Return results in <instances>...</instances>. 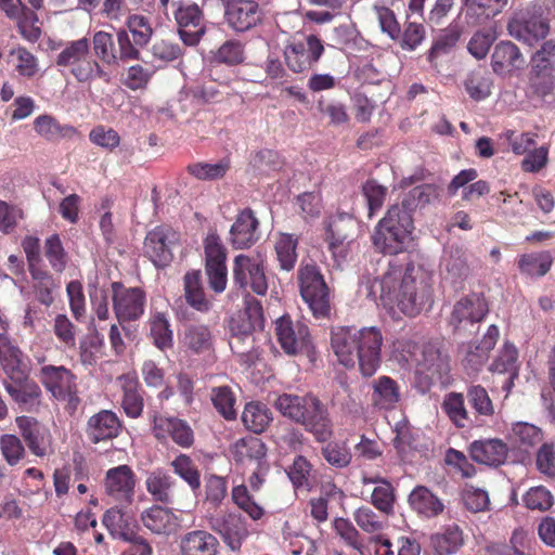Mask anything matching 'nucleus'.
Returning <instances> with one entry per match:
<instances>
[{"label": "nucleus", "mask_w": 555, "mask_h": 555, "mask_svg": "<svg viewBox=\"0 0 555 555\" xmlns=\"http://www.w3.org/2000/svg\"><path fill=\"white\" fill-rule=\"evenodd\" d=\"M367 297L379 300L384 307L398 309L408 317H416L433 305V287L428 278L413 263L390 261L380 278L367 279Z\"/></svg>", "instance_id": "1"}, {"label": "nucleus", "mask_w": 555, "mask_h": 555, "mask_svg": "<svg viewBox=\"0 0 555 555\" xmlns=\"http://www.w3.org/2000/svg\"><path fill=\"white\" fill-rule=\"evenodd\" d=\"M384 336L377 326H339L332 330L331 347L339 364L359 367L363 377L373 376L382 363Z\"/></svg>", "instance_id": "2"}, {"label": "nucleus", "mask_w": 555, "mask_h": 555, "mask_svg": "<svg viewBox=\"0 0 555 555\" xmlns=\"http://www.w3.org/2000/svg\"><path fill=\"white\" fill-rule=\"evenodd\" d=\"M274 405L283 416L301 425L315 442H325L333 438L334 423L330 411L315 395L283 393L278 397Z\"/></svg>", "instance_id": "3"}, {"label": "nucleus", "mask_w": 555, "mask_h": 555, "mask_svg": "<svg viewBox=\"0 0 555 555\" xmlns=\"http://www.w3.org/2000/svg\"><path fill=\"white\" fill-rule=\"evenodd\" d=\"M413 230V217L403 208L391 205L374 229L373 246L384 255L403 253L409 247Z\"/></svg>", "instance_id": "4"}, {"label": "nucleus", "mask_w": 555, "mask_h": 555, "mask_svg": "<svg viewBox=\"0 0 555 555\" xmlns=\"http://www.w3.org/2000/svg\"><path fill=\"white\" fill-rule=\"evenodd\" d=\"M55 64L67 72L80 83L94 80L111 81V75L90 52V42L80 38L68 42L57 54Z\"/></svg>", "instance_id": "5"}, {"label": "nucleus", "mask_w": 555, "mask_h": 555, "mask_svg": "<svg viewBox=\"0 0 555 555\" xmlns=\"http://www.w3.org/2000/svg\"><path fill=\"white\" fill-rule=\"evenodd\" d=\"M55 64L67 72L80 83L94 80L111 81V75L90 52V42L80 38L68 42L57 54Z\"/></svg>", "instance_id": "6"}, {"label": "nucleus", "mask_w": 555, "mask_h": 555, "mask_svg": "<svg viewBox=\"0 0 555 555\" xmlns=\"http://www.w3.org/2000/svg\"><path fill=\"white\" fill-rule=\"evenodd\" d=\"M55 64L67 72L80 83L94 80L111 81V75L90 52V42L80 38L68 42L57 54Z\"/></svg>", "instance_id": "7"}, {"label": "nucleus", "mask_w": 555, "mask_h": 555, "mask_svg": "<svg viewBox=\"0 0 555 555\" xmlns=\"http://www.w3.org/2000/svg\"><path fill=\"white\" fill-rule=\"evenodd\" d=\"M37 377L44 389L73 415L81 403L77 375L64 365H42Z\"/></svg>", "instance_id": "8"}, {"label": "nucleus", "mask_w": 555, "mask_h": 555, "mask_svg": "<svg viewBox=\"0 0 555 555\" xmlns=\"http://www.w3.org/2000/svg\"><path fill=\"white\" fill-rule=\"evenodd\" d=\"M300 295L315 318L330 314V288L315 263H306L298 270Z\"/></svg>", "instance_id": "9"}, {"label": "nucleus", "mask_w": 555, "mask_h": 555, "mask_svg": "<svg viewBox=\"0 0 555 555\" xmlns=\"http://www.w3.org/2000/svg\"><path fill=\"white\" fill-rule=\"evenodd\" d=\"M324 51L322 40L315 35L294 37L284 48L285 64L293 73H307L320 61Z\"/></svg>", "instance_id": "10"}, {"label": "nucleus", "mask_w": 555, "mask_h": 555, "mask_svg": "<svg viewBox=\"0 0 555 555\" xmlns=\"http://www.w3.org/2000/svg\"><path fill=\"white\" fill-rule=\"evenodd\" d=\"M171 5L180 39L189 47L198 44L206 33L203 10L191 0L173 1Z\"/></svg>", "instance_id": "11"}, {"label": "nucleus", "mask_w": 555, "mask_h": 555, "mask_svg": "<svg viewBox=\"0 0 555 555\" xmlns=\"http://www.w3.org/2000/svg\"><path fill=\"white\" fill-rule=\"evenodd\" d=\"M150 418L152 435L159 443L172 441L182 449L194 446L195 433L186 420L157 412H154Z\"/></svg>", "instance_id": "12"}, {"label": "nucleus", "mask_w": 555, "mask_h": 555, "mask_svg": "<svg viewBox=\"0 0 555 555\" xmlns=\"http://www.w3.org/2000/svg\"><path fill=\"white\" fill-rule=\"evenodd\" d=\"M111 288L114 313L120 325L143 315L146 297L142 288L126 287L121 282H113Z\"/></svg>", "instance_id": "13"}, {"label": "nucleus", "mask_w": 555, "mask_h": 555, "mask_svg": "<svg viewBox=\"0 0 555 555\" xmlns=\"http://www.w3.org/2000/svg\"><path fill=\"white\" fill-rule=\"evenodd\" d=\"M488 313L489 304L486 296L482 293L470 292L454 302L448 322L454 331H462L482 322Z\"/></svg>", "instance_id": "14"}, {"label": "nucleus", "mask_w": 555, "mask_h": 555, "mask_svg": "<svg viewBox=\"0 0 555 555\" xmlns=\"http://www.w3.org/2000/svg\"><path fill=\"white\" fill-rule=\"evenodd\" d=\"M208 526L232 552H240L250 535L247 520L240 513L228 512L210 516Z\"/></svg>", "instance_id": "15"}, {"label": "nucleus", "mask_w": 555, "mask_h": 555, "mask_svg": "<svg viewBox=\"0 0 555 555\" xmlns=\"http://www.w3.org/2000/svg\"><path fill=\"white\" fill-rule=\"evenodd\" d=\"M137 477L129 465L122 464L109 468L104 478L107 499L119 506H129L134 500Z\"/></svg>", "instance_id": "16"}, {"label": "nucleus", "mask_w": 555, "mask_h": 555, "mask_svg": "<svg viewBox=\"0 0 555 555\" xmlns=\"http://www.w3.org/2000/svg\"><path fill=\"white\" fill-rule=\"evenodd\" d=\"M179 242V233L169 225H158L144 240L143 251L155 267L165 268L173 259L172 248Z\"/></svg>", "instance_id": "17"}, {"label": "nucleus", "mask_w": 555, "mask_h": 555, "mask_svg": "<svg viewBox=\"0 0 555 555\" xmlns=\"http://www.w3.org/2000/svg\"><path fill=\"white\" fill-rule=\"evenodd\" d=\"M234 284L243 289L248 288L263 296L268 291V279L261 261L247 255H237L233 260Z\"/></svg>", "instance_id": "18"}, {"label": "nucleus", "mask_w": 555, "mask_h": 555, "mask_svg": "<svg viewBox=\"0 0 555 555\" xmlns=\"http://www.w3.org/2000/svg\"><path fill=\"white\" fill-rule=\"evenodd\" d=\"M449 359L434 344H425L422 357L417 360L416 373L423 377L427 387L446 384L449 379Z\"/></svg>", "instance_id": "19"}, {"label": "nucleus", "mask_w": 555, "mask_h": 555, "mask_svg": "<svg viewBox=\"0 0 555 555\" xmlns=\"http://www.w3.org/2000/svg\"><path fill=\"white\" fill-rule=\"evenodd\" d=\"M275 335L285 353L295 356L308 349L310 334L302 322H294L289 315H282L275 322Z\"/></svg>", "instance_id": "20"}, {"label": "nucleus", "mask_w": 555, "mask_h": 555, "mask_svg": "<svg viewBox=\"0 0 555 555\" xmlns=\"http://www.w3.org/2000/svg\"><path fill=\"white\" fill-rule=\"evenodd\" d=\"M262 10L254 0H229L225 3L224 20L230 28L244 33L262 21Z\"/></svg>", "instance_id": "21"}, {"label": "nucleus", "mask_w": 555, "mask_h": 555, "mask_svg": "<svg viewBox=\"0 0 555 555\" xmlns=\"http://www.w3.org/2000/svg\"><path fill=\"white\" fill-rule=\"evenodd\" d=\"M260 222L250 208L241 210L231 225L229 242L234 249H248L260 240Z\"/></svg>", "instance_id": "22"}, {"label": "nucleus", "mask_w": 555, "mask_h": 555, "mask_svg": "<svg viewBox=\"0 0 555 555\" xmlns=\"http://www.w3.org/2000/svg\"><path fill=\"white\" fill-rule=\"evenodd\" d=\"M0 364L9 380L18 382L29 376V367L23 351L2 333H0Z\"/></svg>", "instance_id": "23"}, {"label": "nucleus", "mask_w": 555, "mask_h": 555, "mask_svg": "<svg viewBox=\"0 0 555 555\" xmlns=\"http://www.w3.org/2000/svg\"><path fill=\"white\" fill-rule=\"evenodd\" d=\"M121 428V422L116 413L101 410L88 420L86 434L92 443H99L118 437Z\"/></svg>", "instance_id": "24"}, {"label": "nucleus", "mask_w": 555, "mask_h": 555, "mask_svg": "<svg viewBox=\"0 0 555 555\" xmlns=\"http://www.w3.org/2000/svg\"><path fill=\"white\" fill-rule=\"evenodd\" d=\"M143 526L154 534H175L180 527L179 517L168 507L153 505L141 513Z\"/></svg>", "instance_id": "25"}, {"label": "nucleus", "mask_w": 555, "mask_h": 555, "mask_svg": "<svg viewBox=\"0 0 555 555\" xmlns=\"http://www.w3.org/2000/svg\"><path fill=\"white\" fill-rule=\"evenodd\" d=\"M525 59L519 48L512 41H500L494 46L491 66L499 76H511L522 68Z\"/></svg>", "instance_id": "26"}, {"label": "nucleus", "mask_w": 555, "mask_h": 555, "mask_svg": "<svg viewBox=\"0 0 555 555\" xmlns=\"http://www.w3.org/2000/svg\"><path fill=\"white\" fill-rule=\"evenodd\" d=\"M3 386L11 399L25 411H36L41 404L42 390L29 376L18 382L4 379Z\"/></svg>", "instance_id": "27"}, {"label": "nucleus", "mask_w": 555, "mask_h": 555, "mask_svg": "<svg viewBox=\"0 0 555 555\" xmlns=\"http://www.w3.org/2000/svg\"><path fill=\"white\" fill-rule=\"evenodd\" d=\"M550 22L541 16H533L528 20L513 17L507 23L508 34L519 40L529 42L530 40H544L550 34Z\"/></svg>", "instance_id": "28"}, {"label": "nucleus", "mask_w": 555, "mask_h": 555, "mask_svg": "<svg viewBox=\"0 0 555 555\" xmlns=\"http://www.w3.org/2000/svg\"><path fill=\"white\" fill-rule=\"evenodd\" d=\"M121 389V408L131 418L141 416L144 408V398L141 385L134 373L122 374L117 378Z\"/></svg>", "instance_id": "29"}, {"label": "nucleus", "mask_w": 555, "mask_h": 555, "mask_svg": "<svg viewBox=\"0 0 555 555\" xmlns=\"http://www.w3.org/2000/svg\"><path fill=\"white\" fill-rule=\"evenodd\" d=\"M508 448L501 439L475 440L469 446L470 457L483 465L498 467L507 457Z\"/></svg>", "instance_id": "30"}, {"label": "nucleus", "mask_w": 555, "mask_h": 555, "mask_svg": "<svg viewBox=\"0 0 555 555\" xmlns=\"http://www.w3.org/2000/svg\"><path fill=\"white\" fill-rule=\"evenodd\" d=\"M219 546L218 539L203 529L186 532L180 541L181 555H218Z\"/></svg>", "instance_id": "31"}, {"label": "nucleus", "mask_w": 555, "mask_h": 555, "mask_svg": "<svg viewBox=\"0 0 555 555\" xmlns=\"http://www.w3.org/2000/svg\"><path fill=\"white\" fill-rule=\"evenodd\" d=\"M122 506H114L107 509L102 518L103 525L109 534L122 541L132 540L138 531V526L133 517L121 509Z\"/></svg>", "instance_id": "32"}, {"label": "nucleus", "mask_w": 555, "mask_h": 555, "mask_svg": "<svg viewBox=\"0 0 555 555\" xmlns=\"http://www.w3.org/2000/svg\"><path fill=\"white\" fill-rule=\"evenodd\" d=\"M233 459L241 465H258L267 461V446L258 437L246 436L232 447Z\"/></svg>", "instance_id": "33"}, {"label": "nucleus", "mask_w": 555, "mask_h": 555, "mask_svg": "<svg viewBox=\"0 0 555 555\" xmlns=\"http://www.w3.org/2000/svg\"><path fill=\"white\" fill-rule=\"evenodd\" d=\"M34 130L48 142L56 143L61 140H72L78 130L72 125L61 124L54 116L41 114L34 119Z\"/></svg>", "instance_id": "34"}, {"label": "nucleus", "mask_w": 555, "mask_h": 555, "mask_svg": "<svg viewBox=\"0 0 555 555\" xmlns=\"http://www.w3.org/2000/svg\"><path fill=\"white\" fill-rule=\"evenodd\" d=\"M409 505L418 515L433 518L444 509L442 500L425 486H416L408 498Z\"/></svg>", "instance_id": "35"}, {"label": "nucleus", "mask_w": 555, "mask_h": 555, "mask_svg": "<svg viewBox=\"0 0 555 555\" xmlns=\"http://www.w3.org/2000/svg\"><path fill=\"white\" fill-rule=\"evenodd\" d=\"M372 404L379 410H392L400 400V387L398 383L386 375L374 379L371 384Z\"/></svg>", "instance_id": "36"}, {"label": "nucleus", "mask_w": 555, "mask_h": 555, "mask_svg": "<svg viewBox=\"0 0 555 555\" xmlns=\"http://www.w3.org/2000/svg\"><path fill=\"white\" fill-rule=\"evenodd\" d=\"M16 425L29 450L36 456L42 457L47 454V430L40 423L30 416L16 417Z\"/></svg>", "instance_id": "37"}, {"label": "nucleus", "mask_w": 555, "mask_h": 555, "mask_svg": "<svg viewBox=\"0 0 555 555\" xmlns=\"http://www.w3.org/2000/svg\"><path fill=\"white\" fill-rule=\"evenodd\" d=\"M518 351L512 343H505L499 356L492 362L490 371L506 375L502 389L509 392L514 386V380L518 377Z\"/></svg>", "instance_id": "38"}, {"label": "nucleus", "mask_w": 555, "mask_h": 555, "mask_svg": "<svg viewBox=\"0 0 555 555\" xmlns=\"http://www.w3.org/2000/svg\"><path fill=\"white\" fill-rule=\"evenodd\" d=\"M175 485V479L163 468L152 470L145 479V487L149 494L155 502L163 504L172 502Z\"/></svg>", "instance_id": "39"}, {"label": "nucleus", "mask_w": 555, "mask_h": 555, "mask_svg": "<svg viewBox=\"0 0 555 555\" xmlns=\"http://www.w3.org/2000/svg\"><path fill=\"white\" fill-rule=\"evenodd\" d=\"M183 285L188 305L199 312H208L211 308V301L206 297L201 271L186 272L183 278Z\"/></svg>", "instance_id": "40"}, {"label": "nucleus", "mask_w": 555, "mask_h": 555, "mask_svg": "<svg viewBox=\"0 0 555 555\" xmlns=\"http://www.w3.org/2000/svg\"><path fill=\"white\" fill-rule=\"evenodd\" d=\"M28 271L37 300L47 307L51 306L54 301V292L60 287V282L42 267L33 268Z\"/></svg>", "instance_id": "41"}, {"label": "nucleus", "mask_w": 555, "mask_h": 555, "mask_svg": "<svg viewBox=\"0 0 555 555\" xmlns=\"http://www.w3.org/2000/svg\"><path fill=\"white\" fill-rule=\"evenodd\" d=\"M242 422L249 431L261 434L272 422V412L264 403L251 401L244 408Z\"/></svg>", "instance_id": "42"}, {"label": "nucleus", "mask_w": 555, "mask_h": 555, "mask_svg": "<svg viewBox=\"0 0 555 555\" xmlns=\"http://www.w3.org/2000/svg\"><path fill=\"white\" fill-rule=\"evenodd\" d=\"M363 483H377L371 495V503L383 514L390 515L393 513L396 501L395 489L392 485L380 477L363 478Z\"/></svg>", "instance_id": "43"}, {"label": "nucleus", "mask_w": 555, "mask_h": 555, "mask_svg": "<svg viewBox=\"0 0 555 555\" xmlns=\"http://www.w3.org/2000/svg\"><path fill=\"white\" fill-rule=\"evenodd\" d=\"M441 408L457 428H466L473 424V418L465 406L463 393L452 391L446 395Z\"/></svg>", "instance_id": "44"}, {"label": "nucleus", "mask_w": 555, "mask_h": 555, "mask_svg": "<svg viewBox=\"0 0 555 555\" xmlns=\"http://www.w3.org/2000/svg\"><path fill=\"white\" fill-rule=\"evenodd\" d=\"M91 43L94 57L103 67L118 64L116 42L112 34L104 30L95 31Z\"/></svg>", "instance_id": "45"}, {"label": "nucleus", "mask_w": 555, "mask_h": 555, "mask_svg": "<svg viewBox=\"0 0 555 555\" xmlns=\"http://www.w3.org/2000/svg\"><path fill=\"white\" fill-rule=\"evenodd\" d=\"M298 236L289 233H279L274 250L279 266L284 271H292L297 262Z\"/></svg>", "instance_id": "46"}, {"label": "nucleus", "mask_w": 555, "mask_h": 555, "mask_svg": "<svg viewBox=\"0 0 555 555\" xmlns=\"http://www.w3.org/2000/svg\"><path fill=\"white\" fill-rule=\"evenodd\" d=\"M20 8L17 9V16L12 20L16 21V26L20 35L28 42L35 43L41 37V28L39 27V17L36 11L26 7L21 0H17Z\"/></svg>", "instance_id": "47"}, {"label": "nucleus", "mask_w": 555, "mask_h": 555, "mask_svg": "<svg viewBox=\"0 0 555 555\" xmlns=\"http://www.w3.org/2000/svg\"><path fill=\"white\" fill-rule=\"evenodd\" d=\"M463 531L457 525L448 526L443 532L430 538V544L436 555H451L463 545Z\"/></svg>", "instance_id": "48"}, {"label": "nucleus", "mask_w": 555, "mask_h": 555, "mask_svg": "<svg viewBox=\"0 0 555 555\" xmlns=\"http://www.w3.org/2000/svg\"><path fill=\"white\" fill-rule=\"evenodd\" d=\"M438 197V186L435 184L426 183L413 188L400 203L393 204L403 208L412 217L413 211L417 207H424L431 203L433 199Z\"/></svg>", "instance_id": "49"}, {"label": "nucleus", "mask_w": 555, "mask_h": 555, "mask_svg": "<svg viewBox=\"0 0 555 555\" xmlns=\"http://www.w3.org/2000/svg\"><path fill=\"white\" fill-rule=\"evenodd\" d=\"M150 336L155 347L165 351L173 346V333L169 320L162 312L154 313L150 321Z\"/></svg>", "instance_id": "50"}, {"label": "nucleus", "mask_w": 555, "mask_h": 555, "mask_svg": "<svg viewBox=\"0 0 555 555\" xmlns=\"http://www.w3.org/2000/svg\"><path fill=\"white\" fill-rule=\"evenodd\" d=\"M231 168L228 158H222L216 164L197 162L186 166V172L197 180L215 181L222 179Z\"/></svg>", "instance_id": "51"}, {"label": "nucleus", "mask_w": 555, "mask_h": 555, "mask_svg": "<svg viewBox=\"0 0 555 555\" xmlns=\"http://www.w3.org/2000/svg\"><path fill=\"white\" fill-rule=\"evenodd\" d=\"M529 89L539 98H545L552 94L555 90L554 69L531 64L529 72Z\"/></svg>", "instance_id": "52"}, {"label": "nucleus", "mask_w": 555, "mask_h": 555, "mask_svg": "<svg viewBox=\"0 0 555 555\" xmlns=\"http://www.w3.org/2000/svg\"><path fill=\"white\" fill-rule=\"evenodd\" d=\"M172 472L188 483L192 491L201 488V472L188 454L180 453L171 462Z\"/></svg>", "instance_id": "53"}, {"label": "nucleus", "mask_w": 555, "mask_h": 555, "mask_svg": "<svg viewBox=\"0 0 555 555\" xmlns=\"http://www.w3.org/2000/svg\"><path fill=\"white\" fill-rule=\"evenodd\" d=\"M553 264V257L548 251L524 254L519 257L518 268L521 273L530 276H544Z\"/></svg>", "instance_id": "54"}, {"label": "nucleus", "mask_w": 555, "mask_h": 555, "mask_svg": "<svg viewBox=\"0 0 555 555\" xmlns=\"http://www.w3.org/2000/svg\"><path fill=\"white\" fill-rule=\"evenodd\" d=\"M43 255L55 273L60 274L64 272L69 258L57 233L46 238Z\"/></svg>", "instance_id": "55"}, {"label": "nucleus", "mask_w": 555, "mask_h": 555, "mask_svg": "<svg viewBox=\"0 0 555 555\" xmlns=\"http://www.w3.org/2000/svg\"><path fill=\"white\" fill-rule=\"evenodd\" d=\"M321 448L322 457L335 468H345L352 461L351 450L346 441L327 440Z\"/></svg>", "instance_id": "56"}, {"label": "nucleus", "mask_w": 555, "mask_h": 555, "mask_svg": "<svg viewBox=\"0 0 555 555\" xmlns=\"http://www.w3.org/2000/svg\"><path fill=\"white\" fill-rule=\"evenodd\" d=\"M211 402L217 412L227 421L237 417L236 397L229 386H218L211 389Z\"/></svg>", "instance_id": "57"}, {"label": "nucleus", "mask_w": 555, "mask_h": 555, "mask_svg": "<svg viewBox=\"0 0 555 555\" xmlns=\"http://www.w3.org/2000/svg\"><path fill=\"white\" fill-rule=\"evenodd\" d=\"M231 499L233 503L253 520H260L264 516V508L256 502L246 485L234 486L231 490Z\"/></svg>", "instance_id": "58"}, {"label": "nucleus", "mask_w": 555, "mask_h": 555, "mask_svg": "<svg viewBox=\"0 0 555 555\" xmlns=\"http://www.w3.org/2000/svg\"><path fill=\"white\" fill-rule=\"evenodd\" d=\"M426 38V28L422 23L409 22L404 23L403 30L400 29L398 37L393 41L408 52L415 51Z\"/></svg>", "instance_id": "59"}, {"label": "nucleus", "mask_w": 555, "mask_h": 555, "mask_svg": "<svg viewBox=\"0 0 555 555\" xmlns=\"http://www.w3.org/2000/svg\"><path fill=\"white\" fill-rule=\"evenodd\" d=\"M312 470L313 465L304 455H296L287 469V475L295 489L310 491L313 488Z\"/></svg>", "instance_id": "60"}, {"label": "nucleus", "mask_w": 555, "mask_h": 555, "mask_svg": "<svg viewBox=\"0 0 555 555\" xmlns=\"http://www.w3.org/2000/svg\"><path fill=\"white\" fill-rule=\"evenodd\" d=\"M466 398L477 416L492 417L494 415L495 410L493 401L483 386H468L466 390Z\"/></svg>", "instance_id": "61"}, {"label": "nucleus", "mask_w": 555, "mask_h": 555, "mask_svg": "<svg viewBox=\"0 0 555 555\" xmlns=\"http://www.w3.org/2000/svg\"><path fill=\"white\" fill-rule=\"evenodd\" d=\"M512 437L518 448L527 452L542 442L543 433L532 424L516 423L512 428Z\"/></svg>", "instance_id": "62"}, {"label": "nucleus", "mask_w": 555, "mask_h": 555, "mask_svg": "<svg viewBox=\"0 0 555 555\" xmlns=\"http://www.w3.org/2000/svg\"><path fill=\"white\" fill-rule=\"evenodd\" d=\"M185 346L195 353H203L212 348V334L206 325H191L185 330Z\"/></svg>", "instance_id": "63"}, {"label": "nucleus", "mask_w": 555, "mask_h": 555, "mask_svg": "<svg viewBox=\"0 0 555 555\" xmlns=\"http://www.w3.org/2000/svg\"><path fill=\"white\" fill-rule=\"evenodd\" d=\"M205 268L227 264V248L216 232H209L204 240Z\"/></svg>", "instance_id": "64"}]
</instances>
